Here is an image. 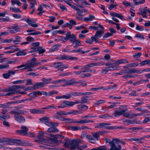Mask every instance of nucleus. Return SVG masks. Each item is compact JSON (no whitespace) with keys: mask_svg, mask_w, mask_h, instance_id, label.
Here are the masks:
<instances>
[{"mask_svg":"<svg viewBox=\"0 0 150 150\" xmlns=\"http://www.w3.org/2000/svg\"><path fill=\"white\" fill-rule=\"evenodd\" d=\"M36 61V59L34 58L31 60H29L26 63H23L21 65L17 67V68L19 69L22 68V69H27L28 71H34L33 68V64L31 63V61Z\"/></svg>","mask_w":150,"mask_h":150,"instance_id":"f257e3e1","label":"nucleus"},{"mask_svg":"<svg viewBox=\"0 0 150 150\" xmlns=\"http://www.w3.org/2000/svg\"><path fill=\"white\" fill-rule=\"evenodd\" d=\"M82 143L81 140L79 139L72 140L70 141L69 143H66L65 144L66 147L73 150L77 148L79 144Z\"/></svg>","mask_w":150,"mask_h":150,"instance_id":"f03ea898","label":"nucleus"},{"mask_svg":"<svg viewBox=\"0 0 150 150\" xmlns=\"http://www.w3.org/2000/svg\"><path fill=\"white\" fill-rule=\"evenodd\" d=\"M39 135L38 139L35 140L36 142L39 143H42L44 145H50L51 142V140L49 139H46L43 137L42 136L44 135V133L43 132H40Z\"/></svg>","mask_w":150,"mask_h":150,"instance_id":"7ed1b4c3","label":"nucleus"},{"mask_svg":"<svg viewBox=\"0 0 150 150\" xmlns=\"http://www.w3.org/2000/svg\"><path fill=\"white\" fill-rule=\"evenodd\" d=\"M117 140L116 142L111 143L110 145L111 148L109 150H121V147L120 145H116V144H118L119 142H120V140L119 139H117Z\"/></svg>","mask_w":150,"mask_h":150,"instance_id":"20e7f679","label":"nucleus"},{"mask_svg":"<svg viewBox=\"0 0 150 150\" xmlns=\"http://www.w3.org/2000/svg\"><path fill=\"white\" fill-rule=\"evenodd\" d=\"M9 30V32L11 34L16 33L19 31L18 25L17 24H14L12 26L8 28Z\"/></svg>","mask_w":150,"mask_h":150,"instance_id":"39448f33","label":"nucleus"},{"mask_svg":"<svg viewBox=\"0 0 150 150\" xmlns=\"http://www.w3.org/2000/svg\"><path fill=\"white\" fill-rule=\"evenodd\" d=\"M110 125V124L108 123H100L97 124L95 126V127L99 128L109 129L110 128L108 126Z\"/></svg>","mask_w":150,"mask_h":150,"instance_id":"423d86ee","label":"nucleus"},{"mask_svg":"<svg viewBox=\"0 0 150 150\" xmlns=\"http://www.w3.org/2000/svg\"><path fill=\"white\" fill-rule=\"evenodd\" d=\"M11 142L13 143V144L16 145L22 146H26V144L23 143L21 140L14 139L11 140Z\"/></svg>","mask_w":150,"mask_h":150,"instance_id":"0eeeda50","label":"nucleus"},{"mask_svg":"<svg viewBox=\"0 0 150 150\" xmlns=\"http://www.w3.org/2000/svg\"><path fill=\"white\" fill-rule=\"evenodd\" d=\"M110 14L112 17H117L122 20H125V19L124 18V16L122 14H120L115 12H111L110 13Z\"/></svg>","mask_w":150,"mask_h":150,"instance_id":"6e6552de","label":"nucleus"},{"mask_svg":"<svg viewBox=\"0 0 150 150\" xmlns=\"http://www.w3.org/2000/svg\"><path fill=\"white\" fill-rule=\"evenodd\" d=\"M26 21L29 25L33 27L36 28L38 26V24L35 23V21L34 20L28 19L26 20Z\"/></svg>","mask_w":150,"mask_h":150,"instance_id":"1a4fd4ad","label":"nucleus"},{"mask_svg":"<svg viewBox=\"0 0 150 150\" xmlns=\"http://www.w3.org/2000/svg\"><path fill=\"white\" fill-rule=\"evenodd\" d=\"M15 119L20 122H24L25 121L24 117L21 115H18L14 117Z\"/></svg>","mask_w":150,"mask_h":150,"instance_id":"9d476101","label":"nucleus"},{"mask_svg":"<svg viewBox=\"0 0 150 150\" xmlns=\"http://www.w3.org/2000/svg\"><path fill=\"white\" fill-rule=\"evenodd\" d=\"M30 111L32 114L43 113L44 112L43 110L35 108L30 109Z\"/></svg>","mask_w":150,"mask_h":150,"instance_id":"9b49d317","label":"nucleus"},{"mask_svg":"<svg viewBox=\"0 0 150 150\" xmlns=\"http://www.w3.org/2000/svg\"><path fill=\"white\" fill-rule=\"evenodd\" d=\"M64 81H65V83L63 85L64 86L72 85L76 83L74 81L73 79L69 80L66 81L64 80L63 82Z\"/></svg>","mask_w":150,"mask_h":150,"instance_id":"f8f14e48","label":"nucleus"},{"mask_svg":"<svg viewBox=\"0 0 150 150\" xmlns=\"http://www.w3.org/2000/svg\"><path fill=\"white\" fill-rule=\"evenodd\" d=\"M104 33V31L103 30H98L96 31L95 35V36L97 38H100L103 35Z\"/></svg>","mask_w":150,"mask_h":150,"instance_id":"ddd939ff","label":"nucleus"},{"mask_svg":"<svg viewBox=\"0 0 150 150\" xmlns=\"http://www.w3.org/2000/svg\"><path fill=\"white\" fill-rule=\"evenodd\" d=\"M45 124L50 127H55L58 126L59 124L57 123H54L52 122L48 121Z\"/></svg>","mask_w":150,"mask_h":150,"instance_id":"4468645a","label":"nucleus"},{"mask_svg":"<svg viewBox=\"0 0 150 150\" xmlns=\"http://www.w3.org/2000/svg\"><path fill=\"white\" fill-rule=\"evenodd\" d=\"M127 109L122 110L120 111H115L113 114L115 116H118L123 114L124 112L127 111Z\"/></svg>","mask_w":150,"mask_h":150,"instance_id":"2eb2a0df","label":"nucleus"},{"mask_svg":"<svg viewBox=\"0 0 150 150\" xmlns=\"http://www.w3.org/2000/svg\"><path fill=\"white\" fill-rule=\"evenodd\" d=\"M104 64L103 62H98L96 63H93L89 64V67H91L95 66H100L103 65Z\"/></svg>","mask_w":150,"mask_h":150,"instance_id":"dca6fc26","label":"nucleus"},{"mask_svg":"<svg viewBox=\"0 0 150 150\" xmlns=\"http://www.w3.org/2000/svg\"><path fill=\"white\" fill-rule=\"evenodd\" d=\"M71 94H66L61 96H56V98L57 99H69L71 97Z\"/></svg>","mask_w":150,"mask_h":150,"instance_id":"f3484780","label":"nucleus"},{"mask_svg":"<svg viewBox=\"0 0 150 150\" xmlns=\"http://www.w3.org/2000/svg\"><path fill=\"white\" fill-rule=\"evenodd\" d=\"M69 35V39H70V41L72 42L73 43L75 40L76 39V36L74 34H71V33L68 32Z\"/></svg>","mask_w":150,"mask_h":150,"instance_id":"a211bd4d","label":"nucleus"},{"mask_svg":"<svg viewBox=\"0 0 150 150\" xmlns=\"http://www.w3.org/2000/svg\"><path fill=\"white\" fill-rule=\"evenodd\" d=\"M128 62V61L126 59H122L117 61L115 62V64L116 65H119L120 64L123 63H127Z\"/></svg>","mask_w":150,"mask_h":150,"instance_id":"6ab92c4d","label":"nucleus"},{"mask_svg":"<svg viewBox=\"0 0 150 150\" xmlns=\"http://www.w3.org/2000/svg\"><path fill=\"white\" fill-rule=\"evenodd\" d=\"M43 7L42 6L40 5L38 8L37 10L39 12L37 13V14L39 15H41L45 12V11L43 10Z\"/></svg>","mask_w":150,"mask_h":150,"instance_id":"aec40b11","label":"nucleus"},{"mask_svg":"<svg viewBox=\"0 0 150 150\" xmlns=\"http://www.w3.org/2000/svg\"><path fill=\"white\" fill-rule=\"evenodd\" d=\"M34 30L29 29L27 30V32L28 33H30L29 34L30 35H36L40 34V32H36Z\"/></svg>","mask_w":150,"mask_h":150,"instance_id":"412c9836","label":"nucleus"},{"mask_svg":"<svg viewBox=\"0 0 150 150\" xmlns=\"http://www.w3.org/2000/svg\"><path fill=\"white\" fill-rule=\"evenodd\" d=\"M22 134L26 135L27 134V132L28 129L27 127L25 126H22L21 128Z\"/></svg>","mask_w":150,"mask_h":150,"instance_id":"4be33fe9","label":"nucleus"},{"mask_svg":"<svg viewBox=\"0 0 150 150\" xmlns=\"http://www.w3.org/2000/svg\"><path fill=\"white\" fill-rule=\"evenodd\" d=\"M139 10L141 12H142V13L146 14L147 12H148V10H149V8L146 6L144 7H140Z\"/></svg>","mask_w":150,"mask_h":150,"instance_id":"5701e85b","label":"nucleus"},{"mask_svg":"<svg viewBox=\"0 0 150 150\" xmlns=\"http://www.w3.org/2000/svg\"><path fill=\"white\" fill-rule=\"evenodd\" d=\"M79 129L80 126H69L68 127V129L74 131L79 130Z\"/></svg>","mask_w":150,"mask_h":150,"instance_id":"b1692460","label":"nucleus"},{"mask_svg":"<svg viewBox=\"0 0 150 150\" xmlns=\"http://www.w3.org/2000/svg\"><path fill=\"white\" fill-rule=\"evenodd\" d=\"M95 16L93 15H90L88 17H85L84 18V20L86 21H91L95 19Z\"/></svg>","mask_w":150,"mask_h":150,"instance_id":"393cba45","label":"nucleus"},{"mask_svg":"<svg viewBox=\"0 0 150 150\" xmlns=\"http://www.w3.org/2000/svg\"><path fill=\"white\" fill-rule=\"evenodd\" d=\"M50 118L48 117H43L40 119V120L42 122L44 123L45 124L49 121Z\"/></svg>","mask_w":150,"mask_h":150,"instance_id":"a878e982","label":"nucleus"},{"mask_svg":"<svg viewBox=\"0 0 150 150\" xmlns=\"http://www.w3.org/2000/svg\"><path fill=\"white\" fill-rule=\"evenodd\" d=\"M47 131L49 132H59V130L55 127H51L49 128L47 130Z\"/></svg>","mask_w":150,"mask_h":150,"instance_id":"bb28decb","label":"nucleus"},{"mask_svg":"<svg viewBox=\"0 0 150 150\" xmlns=\"http://www.w3.org/2000/svg\"><path fill=\"white\" fill-rule=\"evenodd\" d=\"M105 140L106 143H109L110 145L113 142H114L117 140V138L116 139H112V141H111L110 139H109L105 138Z\"/></svg>","mask_w":150,"mask_h":150,"instance_id":"cd10ccee","label":"nucleus"},{"mask_svg":"<svg viewBox=\"0 0 150 150\" xmlns=\"http://www.w3.org/2000/svg\"><path fill=\"white\" fill-rule=\"evenodd\" d=\"M144 139L143 138H131L129 139V140L130 141H137L139 143H141L142 142V141Z\"/></svg>","mask_w":150,"mask_h":150,"instance_id":"c85d7f7f","label":"nucleus"},{"mask_svg":"<svg viewBox=\"0 0 150 150\" xmlns=\"http://www.w3.org/2000/svg\"><path fill=\"white\" fill-rule=\"evenodd\" d=\"M59 45H55L52 46V48L50 49V52H54L58 49Z\"/></svg>","mask_w":150,"mask_h":150,"instance_id":"c756f323","label":"nucleus"},{"mask_svg":"<svg viewBox=\"0 0 150 150\" xmlns=\"http://www.w3.org/2000/svg\"><path fill=\"white\" fill-rule=\"evenodd\" d=\"M80 113V112H79V111L75 110H72L66 112V115H71V114H75L76 113Z\"/></svg>","mask_w":150,"mask_h":150,"instance_id":"7c9ffc66","label":"nucleus"},{"mask_svg":"<svg viewBox=\"0 0 150 150\" xmlns=\"http://www.w3.org/2000/svg\"><path fill=\"white\" fill-rule=\"evenodd\" d=\"M29 1L30 4V8L32 9H35V6L37 4V2L36 1H34L33 3H31L30 1V0H28Z\"/></svg>","mask_w":150,"mask_h":150,"instance_id":"2f4dec72","label":"nucleus"},{"mask_svg":"<svg viewBox=\"0 0 150 150\" xmlns=\"http://www.w3.org/2000/svg\"><path fill=\"white\" fill-rule=\"evenodd\" d=\"M27 53L25 52L24 50H20L16 53L17 56H24L26 55Z\"/></svg>","mask_w":150,"mask_h":150,"instance_id":"473e14b6","label":"nucleus"},{"mask_svg":"<svg viewBox=\"0 0 150 150\" xmlns=\"http://www.w3.org/2000/svg\"><path fill=\"white\" fill-rule=\"evenodd\" d=\"M67 106V101H65L63 102L59 105L58 106V108H64Z\"/></svg>","mask_w":150,"mask_h":150,"instance_id":"72a5a7b5","label":"nucleus"},{"mask_svg":"<svg viewBox=\"0 0 150 150\" xmlns=\"http://www.w3.org/2000/svg\"><path fill=\"white\" fill-rule=\"evenodd\" d=\"M112 86L110 88H104V87H98L97 88H94L91 89V90L93 91H96L100 89H102L103 90H107L110 89L111 88H112Z\"/></svg>","mask_w":150,"mask_h":150,"instance_id":"f704fd0d","label":"nucleus"},{"mask_svg":"<svg viewBox=\"0 0 150 150\" xmlns=\"http://www.w3.org/2000/svg\"><path fill=\"white\" fill-rule=\"evenodd\" d=\"M150 63V60H146L142 61L141 62L139 63V64L141 66H143L144 65H146Z\"/></svg>","mask_w":150,"mask_h":150,"instance_id":"c9c22d12","label":"nucleus"},{"mask_svg":"<svg viewBox=\"0 0 150 150\" xmlns=\"http://www.w3.org/2000/svg\"><path fill=\"white\" fill-rule=\"evenodd\" d=\"M99 133L98 132H96L92 133L93 137L97 140H98L99 139Z\"/></svg>","mask_w":150,"mask_h":150,"instance_id":"e433bc0d","label":"nucleus"},{"mask_svg":"<svg viewBox=\"0 0 150 150\" xmlns=\"http://www.w3.org/2000/svg\"><path fill=\"white\" fill-rule=\"evenodd\" d=\"M106 148L105 146H102L97 148H93L90 150H106Z\"/></svg>","mask_w":150,"mask_h":150,"instance_id":"4c0bfd02","label":"nucleus"},{"mask_svg":"<svg viewBox=\"0 0 150 150\" xmlns=\"http://www.w3.org/2000/svg\"><path fill=\"white\" fill-rule=\"evenodd\" d=\"M10 10L11 11L14 12H20L19 9L17 8L11 7L10 8Z\"/></svg>","mask_w":150,"mask_h":150,"instance_id":"58836bf2","label":"nucleus"},{"mask_svg":"<svg viewBox=\"0 0 150 150\" xmlns=\"http://www.w3.org/2000/svg\"><path fill=\"white\" fill-rule=\"evenodd\" d=\"M37 49L38 51V53L39 54H43L45 51V50L43 49L41 47H39L37 48Z\"/></svg>","mask_w":150,"mask_h":150,"instance_id":"ea45409f","label":"nucleus"},{"mask_svg":"<svg viewBox=\"0 0 150 150\" xmlns=\"http://www.w3.org/2000/svg\"><path fill=\"white\" fill-rule=\"evenodd\" d=\"M142 55L141 52H138L135 53L133 55V57L136 60H137V59L139 58Z\"/></svg>","mask_w":150,"mask_h":150,"instance_id":"a19ab883","label":"nucleus"},{"mask_svg":"<svg viewBox=\"0 0 150 150\" xmlns=\"http://www.w3.org/2000/svg\"><path fill=\"white\" fill-rule=\"evenodd\" d=\"M69 35L68 32H67L66 34V37L62 38L61 39V40L64 42L68 40L69 39Z\"/></svg>","mask_w":150,"mask_h":150,"instance_id":"79ce46f5","label":"nucleus"},{"mask_svg":"<svg viewBox=\"0 0 150 150\" xmlns=\"http://www.w3.org/2000/svg\"><path fill=\"white\" fill-rule=\"evenodd\" d=\"M17 115L18 114H27L28 113V112L27 111L23 110H20L17 111Z\"/></svg>","mask_w":150,"mask_h":150,"instance_id":"37998d69","label":"nucleus"},{"mask_svg":"<svg viewBox=\"0 0 150 150\" xmlns=\"http://www.w3.org/2000/svg\"><path fill=\"white\" fill-rule=\"evenodd\" d=\"M26 39L27 42H29V44L34 41V38L30 36L27 37L26 38Z\"/></svg>","mask_w":150,"mask_h":150,"instance_id":"c03bdc74","label":"nucleus"},{"mask_svg":"<svg viewBox=\"0 0 150 150\" xmlns=\"http://www.w3.org/2000/svg\"><path fill=\"white\" fill-rule=\"evenodd\" d=\"M52 80L51 78H50L48 79H46L43 78L42 79V81H43V83H45V85L46 84H48L50 83V81Z\"/></svg>","mask_w":150,"mask_h":150,"instance_id":"a18cd8bd","label":"nucleus"},{"mask_svg":"<svg viewBox=\"0 0 150 150\" xmlns=\"http://www.w3.org/2000/svg\"><path fill=\"white\" fill-rule=\"evenodd\" d=\"M62 64L61 62H58L55 63L54 65L56 68H61Z\"/></svg>","mask_w":150,"mask_h":150,"instance_id":"49530a36","label":"nucleus"},{"mask_svg":"<svg viewBox=\"0 0 150 150\" xmlns=\"http://www.w3.org/2000/svg\"><path fill=\"white\" fill-rule=\"evenodd\" d=\"M86 28L85 26L83 25H81L80 26H77L75 27V29L76 30H80Z\"/></svg>","mask_w":150,"mask_h":150,"instance_id":"de8ad7c7","label":"nucleus"},{"mask_svg":"<svg viewBox=\"0 0 150 150\" xmlns=\"http://www.w3.org/2000/svg\"><path fill=\"white\" fill-rule=\"evenodd\" d=\"M109 117H110V116L108 114H105L104 115H100L98 116V117L100 118H106Z\"/></svg>","mask_w":150,"mask_h":150,"instance_id":"09e8293b","label":"nucleus"},{"mask_svg":"<svg viewBox=\"0 0 150 150\" xmlns=\"http://www.w3.org/2000/svg\"><path fill=\"white\" fill-rule=\"evenodd\" d=\"M9 65L7 64L0 65V69H5L9 67Z\"/></svg>","mask_w":150,"mask_h":150,"instance_id":"8fccbe9b","label":"nucleus"},{"mask_svg":"<svg viewBox=\"0 0 150 150\" xmlns=\"http://www.w3.org/2000/svg\"><path fill=\"white\" fill-rule=\"evenodd\" d=\"M86 147V144H84L79 147L77 149V150H85V149Z\"/></svg>","mask_w":150,"mask_h":150,"instance_id":"3c124183","label":"nucleus"},{"mask_svg":"<svg viewBox=\"0 0 150 150\" xmlns=\"http://www.w3.org/2000/svg\"><path fill=\"white\" fill-rule=\"evenodd\" d=\"M24 80H19L13 82V83L14 84H20L24 83Z\"/></svg>","mask_w":150,"mask_h":150,"instance_id":"603ef678","label":"nucleus"},{"mask_svg":"<svg viewBox=\"0 0 150 150\" xmlns=\"http://www.w3.org/2000/svg\"><path fill=\"white\" fill-rule=\"evenodd\" d=\"M64 81V79H59L57 80V81H53L52 82V83L54 84L59 83L63 82Z\"/></svg>","mask_w":150,"mask_h":150,"instance_id":"864d4df0","label":"nucleus"},{"mask_svg":"<svg viewBox=\"0 0 150 150\" xmlns=\"http://www.w3.org/2000/svg\"><path fill=\"white\" fill-rule=\"evenodd\" d=\"M112 35L111 34L108 32L106 33L105 34V35H103V38L104 39H105Z\"/></svg>","mask_w":150,"mask_h":150,"instance_id":"5fc2aeb1","label":"nucleus"},{"mask_svg":"<svg viewBox=\"0 0 150 150\" xmlns=\"http://www.w3.org/2000/svg\"><path fill=\"white\" fill-rule=\"evenodd\" d=\"M95 117V116H93V115H87L82 116L81 118L82 119H85V118L88 119V118H91L92 117Z\"/></svg>","mask_w":150,"mask_h":150,"instance_id":"6e6d98bb","label":"nucleus"},{"mask_svg":"<svg viewBox=\"0 0 150 150\" xmlns=\"http://www.w3.org/2000/svg\"><path fill=\"white\" fill-rule=\"evenodd\" d=\"M108 71H113L117 69V67L115 66H111L107 67Z\"/></svg>","mask_w":150,"mask_h":150,"instance_id":"4d7b16f0","label":"nucleus"},{"mask_svg":"<svg viewBox=\"0 0 150 150\" xmlns=\"http://www.w3.org/2000/svg\"><path fill=\"white\" fill-rule=\"evenodd\" d=\"M135 37L142 39H144V38L143 35L141 34H137L135 35Z\"/></svg>","mask_w":150,"mask_h":150,"instance_id":"13d9d810","label":"nucleus"},{"mask_svg":"<svg viewBox=\"0 0 150 150\" xmlns=\"http://www.w3.org/2000/svg\"><path fill=\"white\" fill-rule=\"evenodd\" d=\"M13 40L12 38L4 40L3 42L4 43H10L13 41Z\"/></svg>","mask_w":150,"mask_h":150,"instance_id":"bf43d9fd","label":"nucleus"},{"mask_svg":"<svg viewBox=\"0 0 150 150\" xmlns=\"http://www.w3.org/2000/svg\"><path fill=\"white\" fill-rule=\"evenodd\" d=\"M26 85H32L33 83L30 79H28L26 80V82L25 84Z\"/></svg>","mask_w":150,"mask_h":150,"instance_id":"052dcab7","label":"nucleus"},{"mask_svg":"<svg viewBox=\"0 0 150 150\" xmlns=\"http://www.w3.org/2000/svg\"><path fill=\"white\" fill-rule=\"evenodd\" d=\"M82 51V50L81 49H79L77 50H72V51H70V52L71 53H77L79 52H81H81Z\"/></svg>","mask_w":150,"mask_h":150,"instance_id":"680f3d73","label":"nucleus"},{"mask_svg":"<svg viewBox=\"0 0 150 150\" xmlns=\"http://www.w3.org/2000/svg\"><path fill=\"white\" fill-rule=\"evenodd\" d=\"M73 43H74L76 45H77L78 46L81 45V42L77 39L75 40Z\"/></svg>","mask_w":150,"mask_h":150,"instance_id":"e2e57ef3","label":"nucleus"},{"mask_svg":"<svg viewBox=\"0 0 150 150\" xmlns=\"http://www.w3.org/2000/svg\"><path fill=\"white\" fill-rule=\"evenodd\" d=\"M136 29L140 31H142L144 30L142 26L138 25H137L136 27Z\"/></svg>","mask_w":150,"mask_h":150,"instance_id":"0e129e2a","label":"nucleus"},{"mask_svg":"<svg viewBox=\"0 0 150 150\" xmlns=\"http://www.w3.org/2000/svg\"><path fill=\"white\" fill-rule=\"evenodd\" d=\"M64 137L63 136L60 134H57L54 135V137L55 138H59V139H63L64 138Z\"/></svg>","mask_w":150,"mask_h":150,"instance_id":"69168bd1","label":"nucleus"},{"mask_svg":"<svg viewBox=\"0 0 150 150\" xmlns=\"http://www.w3.org/2000/svg\"><path fill=\"white\" fill-rule=\"evenodd\" d=\"M87 97H83L81 98V103H85L87 102Z\"/></svg>","mask_w":150,"mask_h":150,"instance_id":"338daca9","label":"nucleus"},{"mask_svg":"<svg viewBox=\"0 0 150 150\" xmlns=\"http://www.w3.org/2000/svg\"><path fill=\"white\" fill-rule=\"evenodd\" d=\"M60 59H69V56L68 55H64L60 57Z\"/></svg>","mask_w":150,"mask_h":150,"instance_id":"774afa93","label":"nucleus"}]
</instances>
